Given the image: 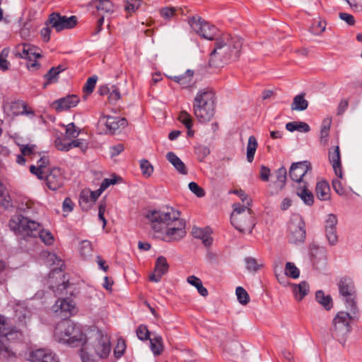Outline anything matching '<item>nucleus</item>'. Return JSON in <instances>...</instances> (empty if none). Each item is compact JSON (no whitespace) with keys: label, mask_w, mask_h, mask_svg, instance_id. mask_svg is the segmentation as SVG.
<instances>
[{"label":"nucleus","mask_w":362,"mask_h":362,"mask_svg":"<svg viewBox=\"0 0 362 362\" xmlns=\"http://www.w3.org/2000/svg\"><path fill=\"white\" fill-rule=\"evenodd\" d=\"M290 241L293 243H303L305 238V223L301 216L294 215L289 224Z\"/></svg>","instance_id":"f8f14e48"},{"label":"nucleus","mask_w":362,"mask_h":362,"mask_svg":"<svg viewBox=\"0 0 362 362\" xmlns=\"http://www.w3.org/2000/svg\"><path fill=\"white\" fill-rule=\"evenodd\" d=\"M122 178L117 175H114L112 178H105L101 183L102 189L105 190L110 185H115L121 180Z\"/></svg>","instance_id":"e2e57ef3"},{"label":"nucleus","mask_w":362,"mask_h":362,"mask_svg":"<svg viewBox=\"0 0 362 362\" xmlns=\"http://www.w3.org/2000/svg\"><path fill=\"white\" fill-rule=\"evenodd\" d=\"M258 146L257 140L255 136H250L247 145L246 158L249 163H252Z\"/></svg>","instance_id":"473e14b6"},{"label":"nucleus","mask_w":362,"mask_h":362,"mask_svg":"<svg viewBox=\"0 0 362 362\" xmlns=\"http://www.w3.org/2000/svg\"><path fill=\"white\" fill-rule=\"evenodd\" d=\"M140 168H141L142 175L144 177H149L153 174V166L146 159L141 160V161H140Z\"/></svg>","instance_id":"a19ab883"},{"label":"nucleus","mask_w":362,"mask_h":362,"mask_svg":"<svg viewBox=\"0 0 362 362\" xmlns=\"http://www.w3.org/2000/svg\"><path fill=\"white\" fill-rule=\"evenodd\" d=\"M10 228L24 236L37 237L42 229L41 225L23 216H16L9 222Z\"/></svg>","instance_id":"6e6552de"},{"label":"nucleus","mask_w":362,"mask_h":362,"mask_svg":"<svg viewBox=\"0 0 362 362\" xmlns=\"http://www.w3.org/2000/svg\"><path fill=\"white\" fill-rule=\"evenodd\" d=\"M97 79H98V78L95 76L90 77L87 80V81L86 83V85L83 87V90L85 92H86L87 93H92L93 91V90H94L95 86Z\"/></svg>","instance_id":"052dcab7"},{"label":"nucleus","mask_w":362,"mask_h":362,"mask_svg":"<svg viewBox=\"0 0 362 362\" xmlns=\"http://www.w3.org/2000/svg\"><path fill=\"white\" fill-rule=\"evenodd\" d=\"M286 129L291 132L298 131L300 132H308L310 131L309 125L303 122H291L286 124Z\"/></svg>","instance_id":"72a5a7b5"},{"label":"nucleus","mask_w":362,"mask_h":362,"mask_svg":"<svg viewBox=\"0 0 362 362\" xmlns=\"http://www.w3.org/2000/svg\"><path fill=\"white\" fill-rule=\"evenodd\" d=\"M69 142H65L64 140L61 138H57L55 140V146L56 148L62 151H69V146H68Z\"/></svg>","instance_id":"69168bd1"},{"label":"nucleus","mask_w":362,"mask_h":362,"mask_svg":"<svg viewBox=\"0 0 362 362\" xmlns=\"http://www.w3.org/2000/svg\"><path fill=\"white\" fill-rule=\"evenodd\" d=\"M293 292L298 301H300L308 293V285L306 281L293 285Z\"/></svg>","instance_id":"2f4dec72"},{"label":"nucleus","mask_w":362,"mask_h":362,"mask_svg":"<svg viewBox=\"0 0 362 362\" xmlns=\"http://www.w3.org/2000/svg\"><path fill=\"white\" fill-rule=\"evenodd\" d=\"M178 119L182 122L186 128H191L192 126V119L189 113L183 110L180 112Z\"/></svg>","instance_id":"09e8293b"},{"label":"nucleus","mask_w":362,"mask_h":362,"mask_svg":"<svg viewBox=\"0 0 362 362\" xmlns=\"http://www.w3.org/2000/svg\"><path fill=\"white\" fill-rule=\"evenodd\" d=\"M327 240L331 245H334L337 241L336 228L325 229Z\"/></svg>","instance_id":"0e129e2a"},{"label":"nucleus","mask_w":362,"mask_h":362,"mask_svg":"<svg viewBox=\"0 0 362 362\" xmlns=\"http://www.w3.org/2000/svg\"><path fill=\"white\" fill-rule=\"evenodd\" d=\"M47 261L48 263L51 264L56 265L57 267L54 268L52 272L49 274V279L52 278L54 274H57L58 276H62V271L60 267L62 266V262L61 259H59L55 254L49 253L47 257Z\"/></svg>","instance_id":"c756f323"},{"label":"nucleus","mask_w":362,"mask_h":362,"mask_svg":"<svg viewBox=\"0 0 362 362\" xmlns=\"http://www.w3.org/2000/svg\"><path fill=\"white\" fill-rule=\"evenodd\" d=\"M86 331L82 330L74 322L66 320L57 324L54 331V338L59 343L73 347L81 344Z\"/></svg>","instance_id":"423d86ee"},{"label":"nucleus","mask_w":362,"mask_h":362,"mask_svg":"<svg viewBox=\"0 0 362 362\" xmlns=\"http://www.w3.org/2000/svg\"><path fill=\"white\" fill-rule=\"evenodd\" d=\"M215 95L209 90H199L193 102V112L200 122H207L214 115Z\"/></svg>","instance_id":"39448f33"},{"label":"nucleus","mask_w":362,"mask_h":362,"mask_svg":"<svg viewBox=\"0 0 362 362\" xmlns=\"http://www.w3.org/2000/svg\"><path fill=\"white\" fill-rule=\"evenodd\" d=\"M312 169L311 165L308 161H302L294 163L291 165L289 170V175L292 180L297 182L298 185L306 183L303 180V177Z\"/></svg>","instance_id":"ddd939ff"},{"label":"nucleus","mask_w":362,"mask_h":362,"mask_svg":"<svg viewBox=\"0 0 362 362\" xmlns=\"http://www.w3.org/2000/svg\"><path fill=\"white\" fill-rule=\"evenodd\" d=\"M285 274L293 279H297L299 277L300 272L293 263L287 262L285 267Z\"/></svg>","instance_id":"37998d69"},{"label":"nucleus","mask_w":362,"mask_h":362,"mask_svg":"<svg viewBox=\"0 0 362 362\" xmlns=\"http://www.w3.org/2000/svg\"><path fill=\"white\" fill-rule=\"evenodd\" d=\"M136 334L137 337L141 341H146L150 339V332L144 325H141L137 327Z\"/></svg>","instance_id":"c03bdc74"},{"label":"nucleus","mask_w":362,"mask_h":362,"mask_svg":"<svg viewBox=\"0 0 362 362\" xmlns=\"http://www.w3.org/2000/svg\"><path fill=\"white\" fill-rule=\"evenodd\" d=\"M21 151L23 156L35 155L36 146L34 144L21 145Z\"/></svg>","instance_id":"bf43d9fd"},{"label":"nucleus","mask_w":362,"mask_h":362,"mask_svg":"<svg viewBox=\"0 0 362 362\" xmlns=\"http://www.w3.org/2000/svg\"><path fill=\"white\" fill-rule=\"evenodd\" d=\"M150 348L155 356H159L164 349L163 339L160 335H155L153 338L149 339Z\"/></svg>","instance_id":"c85d7f7f"},{"label":"nucleus","mask_w":362,"mask_h":362,"mask_svg":"<svg viewBox=\"0 0 362 362\" xmlns=\"http://www.w3.org/2000/svg\"><path fill=\"white\" fill-rule=\"evenodd\" d=\"M33 362H59L55 354L49 349H39L30 354Z\"/></svg>","instance_id":"aec40b11"},{"label":"nucleus","mask_w":362,"mask_h":362,"mask_svg":"<svg viewBox=\"0 0 362 362\" xmlns=\"http://www.w3.org/2000/svg\"><path fill=\"white\" fill-rule=\"evenodd\" d=\"M16 56L24 58L30 62L28 64V67H35L38 65L35 59L41 57L40 54L37 52V47L28 44H23L17 47Z\"/></svg>","instance_id":"4468645a"},{"label":"nucleus","mask_w":362,"mask_h":362,"mask_svg":"<svg viewBox=\"0 0 362 362\" xmlns=\"http://www.w3.org/2000/svg\"><path fill=\"white\" fill-rule=\"evenodd\" d=\"M98 10L103 11L105 12H112L114 10V6L109 0H100L99 4L97 5Z\"/></svg>","instance_id":"864d4df0"},{"label":"nucleus","mask_w":362,"mask_h":362,"mask_svg":"<svg viewBox=\"0 0 362 362\" xmlns=\"http://www.w3.org/2000/svg\"><path fill=\"white\" fill-rule=\"evenodd\" d=\"M315 299L327 310H329L333 307L332 297L329 295H325L321 290L316 292Z\"/></svg>","instance_id":"7c9ffc66"},{"label":"nucleus","mask_w":362,"mask_h":362,"mask_svg":"<svg viewBox=\"0 0 362 362\" xmlns=\"http://www.w3.org/2000/svg\"><path fill=\"white\" fill-rule=\"evenodd\" d=\"M194 76V71L188 69L186 71L185 74L180 76H171L170 78L182 85L184 87H187L188 84L192 81Z\"/></svg>","instance_id":"f704fd0d"},{"label":"nucleus","mask_w":362,"mask_h":362,"mask_svg":"<svg viewBox=\"0 0 362 362\" xmlns=\"http://www.w3.org/2000/svg\"><path fill=\"white\" fill-rule=\"evenodd\" d=\"M121 98L120 92L116 86H112V90L108 96V100L110 103H115Z\"/></svg>","instance_id":"13d9d810"},{"label":"nucleus","mask_w":362,"mask_h":362,"mask_svg":"<svg viewBox=\"0 0 362 362\" xmlns=\"http://www.w3.org/2000/svg\"><path fill=\"white\" fill-rule=\"evenodd\" d=\"M62 71V69H61L60 66L57 67H52L51 69H49V71L45 76V78L47 80V82L44 84V88L47 86V83L57 81V76Z\"/></svg>","instance_id":"58836bf2"},{"label":"nucleus","mask_w":362,"mask_h":362,"mask_svg":"<svg viewBox=\"0 0 362 362\" xmlns=\"http://www.w3.org/2000/svg\"><path fill=\"white\" fill-rule=\"evenodd\" d=\"M155 238L165 242L177 241L187 233L185 221L172 207L150 211L146 215Z\"/></svg>","instance_id":"f257e3e1"},{"label":"nucleus","mask_w":362,"mask_h":362,"mask_svg":"<svg viewBox=\"0 0 362 362\" xmlns=\"http://www.w3.org/2000/svg\"><path fill=\"white\" fill-rule=\"evenodd\" d=\"M168 268L169 264L166 258L159 256L156 261L153 272L149 275L150 281L156 283L160 281L161 277L168 272Z\"/></svg>","instance_id":"f3484780"},{"label":"nucleus","mask_w":362,"mask_h":362,"mask_svg":"<svg viewBox=\"0 0 362 362\" xmlns=\"http://www.w3.org/2000/svg\"><path fill=\"white\" fill-rule=\"evenodd\" d=\"M329 159L332 165V168L338 178L343 177V173L341 168L340 152L338 146H335L333 151H329Z\"/></svg>","instance_id":"412c9836"},{"label":"nucleus","mask_w":362,"mask_h":362,"mask_svg":"<svg viewBox=\"0 0 362 362\" xmlns=\"http://www.w3.org/2000/svg\"><path fill=\"white\" fill-rule=\"evenodd\" d=\"M246 267L250 272H257L262 267V264H259L254 258L250 257L245 259Z\"/></svg>","instance_id":"3c124183"},{"label":"nucleus","mask_w":362,"mask_h":362,"mask_svg":"<svg viewBox=\"0 0 362 362\" xmlns=\"http://www.w3.org/2000/svg\"><path fill=\"white\" fill-rule=\"evenodd\" d=\"M79 346L78 354L82 362H96V358H106L111 351L109 337L97 328L86 330Z\"/></svg>","instance_id":"f03ea898"},{"label":"nucleus","mask_w":362,"mask_h":362,"mask_svg":"<svg viewBox=\"0 0 362 362\" xmlns=\"http://www.w3.org/2000/svg\"><path fill=\"white\" fill-rule=\"evenodd\" d=\"M276 175L277 179V187L282 189L284 187L287 179L286 169L284 167L279 168L276 172Z\"/></svg>","instance_id":"ea45409f"},{"label":"nucleus","mask_w":362,"mask_h":362,"mask_svg":"<svg viewBox=\"0 0 362 362\" xmlns=\"http://www.w3.org/2000/svg\"><path fill=\"white\" fill-rule=\"evenodd\" d=\"M99 122L103 123L106 126L107 130L112 134L119 128L127 126V121L124 117L107 116L104 114L101 115Z\"/></svg>","instance_id":"dca6fc26"},{"label":"nucleus","mask_w":362,"mask_h":362,"mask_svg":"<svg viewBox=\"0 0 362 362\" xmlns=\"http://www.w3.org/2000/svg\"><path fill=\"white\" fill-rule=\"evenodd\" d=\"M160 14L165 21H170L171 19V17L177 15L176 9L173 7H166L160 9Z\"/></svg>","instance_id":"5fc2aeb1"},{"label":"nucleus","mask_w":362,"mask_h":362,"mask_svg":"<svg viewBox=\"0 0 362 362\" xmlns=\"http://www.w3.org/2000/svg\"><path fill=\"white\" fill-rule=\"evenodd\" d=\"M339 290L346 310H351L353 313H358L356 291L352 282L346 279L340 280Z\"/></svg>","instance_id":"9d476101"},{"label":"nucleus","mask_w":362,"mask_h":362,"mask_svg":"<svg viewBox=\"0 0 362 362\" xmlns=\"http://www.w3.org/2000/svg\"><path fill=\"white\" fill-rule=\"evenodd\" d=\"M243 40L236 35L224 33L216 39L214 47L210 53L209 65L221 66L234 57L238 58L243 47Z\"/></svg>","instance_id":"7ed1b4c3"},{"label":"nucleus","mask_w":362,"mask_h":362,"mask_svg":"<svg viewBox=\"0 0 362 362\" xmlns=\"http://www.w3.org/2000/svg\"><path fill=\"white\" fill-rule=\"evenodd\" d=\"M349 106V101L346 99H342L339 103L337 110V115L339 116L342 115Z\"/></svg>","instance_id":"338daca9"},{"label":"nucleus","mask_w":362,"mask_h":362,"mask_svg":"<svg viewBox=\"0 0 362 362\" xmlns=\"http://www.w3.org/2000/svg\"><path fill=\"white\" fill-rule=\"evenodd\" d=\"M52 27L51 24H45V26L41 29L40 35L44 42H48L50 39V33Z\"/></svg>","instance_id":"680f3d73"},{"label":"nucleus","mask_w":362,"mask_h":362,"mask_svg":"<svg viewBox=\"0 0 362 362\" xmlns=\"http://www.w3.org/2000/svg\"><path fill=\"white\" fill-rule=\"evenodd\" d=\"M79 103V98L76 95H69L66 97L55 100L52 106L58 112L67 110L76 107Z\"/></svg>","instance_id":"6ab92c4d"},{"label":"nucleus","mask_w":362,"mask_h":362,"mask_svg":"<svg viewBox=\"0 0 362 362\" xmlns=\"http://www.w3.org/2000/svg\"><path fill=\"white\" fill-rule=\"evenodd\" d=\"M78 18L76 16L66 17L61 16L59 13L54 12L49 16L45 23H77Z\"/></svg>","instance_id":"393cba45"},{"label":"nucleus","mask_w":362,"mask_h":362,"mask_svg":"<svg viewBox=\"0 0 362 362\" xmlns=\"http://www.w3.org/2000/svg\"><path fill=\"white\" fill-rule=\"evenodd\" d=\"M141 5L140 0H127L124 6V10L130 13L136 11Z\"/></svg>","instance_id":"de8ad7c7"},{"label":"nucleus","mask_w":362,"mask_h":362,"mask_svg":"<svg viewBox=\"0 0 362 362\" xmlns=\"http://www.w3.org/2000/svg\"><path fill=\"white\" fill-rule=\"evenodd\" d=\"M50 310L57 317L66 318L76 313V304L69 298H59Z\"/></svg>","instance_id":"9b49d317"},{"label":"nucleus","mask_w":362,"mask_h":362,"mask_svg":"<svg viewBox=\"0 0 362 362\" xmlns=\"http://www.w3.org/2000/svg\"><path fill=\"white\" fill-rule=\"evenodd\" d=\"M37 236L47 245H51L54 243V236L49 230H45L42 228Z\"/></svg>","instance_id":"49530a36"},{"label":"nucleus","mask_w":362,"mask_h":362,"mask_svg":"<svg viewBox=\"0 0 362 362\" xmlns=\"http://www.w3.org/2000/svg\"><path fill=\"white\" fill-rule=\"evenodd\" d=\"M69 150L73 147H78L82 151H86L88 148V144L83 139H78L69 142Z\"/></svg>","instance_id":"6e6d98bb"},{"label":"nucleus","mask_w":362,"mask_h":362,"mask_svg":"<svg viewBox=\"0 0 362 362\" xmlns=\"http://www.w3.org/2000/svg\"><path fill=\"white\" fill-rule=\"evenodd\" d=\"M356 314L357 313H353L351 310H341L333 318L331 334L340 344H344L346 341L351 330V322Z\"/></svg>","instance_id":"0eeeda50"},{"label":"nucleus","mask_w":362,"mask_h":362,"mask_svg":"<svg viewBox=\"0 0 362 362\" xmlns=\"http://www.w3.org/2000/svg\"><path fill=\"white\" fill-rule=\"evenodd\" d=\"M16 327L9 325L8 320L0 315V354L4 358L13 356V352L6 343L13 335L17 334Z\"/></svg>","instance_id":"1a4fd4ad"},{"label":"nucleus","mask_w":362,"mask_h":362,"mask_svg":"<svg viewBox=\"0 0 362 362\" xmlns=\"http://www.w3.org/2000/svg\"><path fill=\"white\" fill-rule=\"evenodd\" d=\"M80 253L83 257L89 256L92 251L91 244L88 240H83L80 245Z\"/></svg>","instance_id":"8fccbe9b"},{"label":"nucleus","mask_w":362,"mask_h":362,"mask_svg":"<svg viewBox=\"0 0 362 362\" xmlns=\"http://www.w3.org/2000/svg\"><path fill=\"white\" fill-rule=\"evenodd\" d=\"M80 129L74 123H69L66 127L65 139L71 140L76 138L80 134Z\"/></svg>","instance_id":"4c0bfd02"},{"label":"nucleus","mask_w":362,"mask_h":362,"mask_svg":"<svg viewBox=\"0 0 362 362\" xmlns=\"http://www.w3.org/2000/svg\"><path fill=\"white\" fill-rule=\"evenodd\" d=\"M235 294L238 302L241 305H245L250 302L249 294L244 288L241 286L237 287L235 289Z\"/></svg>","instance_id":"e433bc0d"},{"label":"nucleus","mask_w":362,"mask_h":362,"mask_svg":"<svg viewBox=\"0 0 362 362\" xmlns=\"http://www.w3.org/2000/svg\"><path fill=\"white\" fill-rule=\"evenodd\" d=\"M15 316L20 322L30 317V312L24 303H17L14 306Z\"/></svg>","instance_id":"bb28decb"},{"label":"nucleus","mask_w":362,"mask_h":362,"mask_svg":"<svg viewBox=\"0 0 362 362\" xmlns=\"http://www.w3.org/2000/svg\"><path fill=\"white\" fill-rule=\"evenodd\" d=\"M233 193L239 196L243 204L240 203L233 204V211L230 215L231 224L241 233H251L255 225L252 211L250 209L252 199L243 190H234Z\"/></svg>","instance_id":"20e7f679"},{"label":"nucleus","mask_w":362,"mask_h":362,"mask_svg":"<svg viewBox=\"0 0 362 362\" xmlns=\"http://www.w3.org/2000/svg\"><path fill=\"white\" fill-rule=\"evenodd\" d=\"M308 30L312 34L319 35L327 31V29L325 24H310Z\"/></svg>","instance_id":"603ef678"},{"label":"nucleus","mask_w":362,"mask_h":362,"mask_svg":"<svg viewBox=\"0 0 362 362\" xmlns=\"http://www.w3.org/2000/svg\"><path fill=\"white\" fill-rule=\"evenodd\" d=\"M308 106V102L305 98V93H300L293 98L291 108L293 111H303Z\"/></svg>","instance_id":"cd10ccee"},{"label":"nucleus","mask_w":362,"mask_h":362,"mask_svg":"<svg viewBox=\"0 0 362 362\" xmlns=\"http://www.w3.org/2000/svg\"><path fill=\"white\" fill-rule=\"evenodd\" d=\"M315 194L317 197L322 201L330 199V187L327 182L320 181L316 185Z\"/></svg>","instance_id":"5701e85b"},{"label":"nucleus","mask_w":362,"mask_h":362,"mask_svg":"<svg viewBox=\"0 0 362 362\" xmlns=\"http://www.w3.org/2000/svg\"><path fill=\"white\" fill-rule=\"evenodd\" d=\"M9 54V49L4 48L0 54V69L6 71L8 69L10 63L7 61V57Z\"/></svg>","instance_id":"a18cd8bd"},{"label":"nucleus","mask_w":362,"mask_h":362,"mask_svg":"<svg viewBox=\"0 0 362 362\" xmlns=\"http://www.w3.org/2000/svg\"><path fill=\"white\" fill-rule=\"evenodd\" d=\"M192 235L195 238L202 240V243L206 247H209L212 244V238L204 229L200 228H194L192 229Z\"/></svg>","instance_id":"a878e982"},{"label":"nucleus","mask_w":362,"mask_h":362,"mask_svg":"<svg viewBox=\"0 0 362 362\" xmlns=\"http://www.w3.org/2000/svg\"><path fill=\"white\" fill-rule=\"evenodd\" d=\"M350 7L356 11H362V0H344Z\"/></svg>","instance_id":"774afa93"},{"label":"nucleus","mask_w":362,"mask_h":362,"mask_svg":"<svg viewBox=\"0 0 362 362\" xmlns=\"http://www.w3.org/2000/svg\"><path fill=\"white\" fill-rule=\"evenodd\" d=\"M41 14L35 11H28L25 13L21 18L23 23H31L33 21H41Z\"/></svg>","instance_id":"79ce46f5"},{"label":"nucleus","mask_w":362,"mask_h":362,"mask_svg":"<svg viewBox=\"0 0 362 362\" xmlns=\"http://www.w3.org/2000/svg\"><path fill=\"white\" fill-rule=\"evenodd\" d=\"M189 189L198 197H202L205 194L204 190L194 182L189 183Z\"/></svg>","instance_id":"4d7b16f0"},{"label":"nucleus","mask_w":362,"mask_h":362,"mask_svg":"<svg viewBox=\"0 0 362 362\" xmlns=\"http://www.w3.org/2000/svg\"><path fill=\"white\" fill-rule=\"evenodd\" d=\"M93 204V202H92L91 199L90 198V189H86L83 190L79 197V204L83 210L87 211L92 206Z\"/></svg>","instance_id":"c9c22d12"},{"label":"nucleus","mask_w":362,"mask_h":362,"mask_svg":"<svg viewBox=\"0 0 362 362\" xmlns=\"http://www.w3.org/2000/svg\"><path fill=\"white\" fill-rule=\"evenodd\" d=\"M45 181L47 187L51 190H57L63 185L64 177L61 170L58 168H53L46 173Z\"/></svg>","instance_id":"2eb2a0df"},{"label":"nucleus","mask_w":362,"mask_h":362,"mask_svg":"<svg viewBox=\"0 0 362 362\" xmlns=\"http://www.w3.org/2000/svg\"><path fill=\"white\" fill-rule=\"evenodd\" d=\"M296 194L305 204L311 206L313 204L314 196L313 193L308 189L306 183H303V185H298L296 187Z\"/></svg>","instance_id":"b1692460"},{"label":"nucleus","mask_w":362,"mask_h":362,"mask_svg":"<svg viewBox=\"0 0 362 362\" xmlns=\"http://www.w3.org/2000/svg\"><path fill=\"white\" fill-rule=\"evenodd\" d=\"M166 158L179 173L184 175L187 174V169L185 164L175 153L173 152H168L166 154Z\"/></svg>","instance_id":"4be33fe9"},{"label":"nucleus","mask_w":362,"mask_h":362,"mask_svg":"<svg viewBox=\"0 0 362 362\" xmlns=\"http://www.w3.org/2000/svg\"><path fill=\"white\" fill-rule=\"evenodd\" d=\"M192 29L202 37L213 40L218 32L214 24H191Z\"/></svg>","instance_id":"a211bd4d"}]
</instances>
